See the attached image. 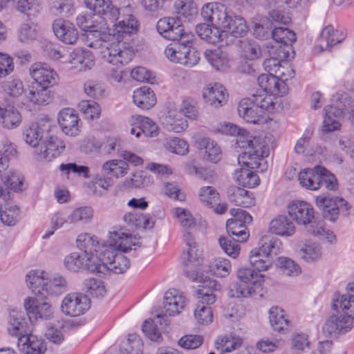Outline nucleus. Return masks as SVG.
I'll return each mask as SVG.
<instances>
[{
	"mask_svg": "<svg viewBox=\"0 0 354 354\" xmlns=\"http://www.w3.org/2000/svg\"><path fill=\"white\" fill-rule=\"evenodd\" d=\"M106 246L96 255V263L89 260L90 272L106 277L111 273L122 274L130 267L129 259L122 253L127 252L136 243L132 234L121 230H112L108 232Z\"/></svg>",
	"mask_w": 354,
	"mask_h": 354,
	"instance_id": "nucleus-1",
	"label": "nucleus"
},
{
	"mask_svg": "<svg viewBox=\"0 0 354 354\" xmlns=\"http://www.w3.org/2000/svg\"><path fill=\"white\" fill-rule=\"evenodd\" d=\"M201 15L205 21L221 28L225 33V42L227 44L229 36L239 37L245 36L248 27L245 19L234 15L226 6L218 3H209L203 6Z\"/></svg>",
	"mask_w": 354,
	"mask_h": 354,
	"instance_id": "nucleus-2",
	"label": "nucleus"
},
{
	"mask_svg": "<svg viewBox=\"0 0 354 354\" xmlns=\"http://www.w3.org/2000/svg\"><path fill=\"white\" fill-rule=\"evenodd\" d=\"M77 247L83 251L82 254L73 252L66 255L64 259L66 269L70 272H76L84 267L90 272L89 260L95 264L96 255L100 252L102 248L106 246V243H100L99 238L93 234L84 232L78 234L76 238Z\"/></svg>",
	"mask_w": 354,
	"mask_h": 354,
	"instance_id": "nucleus-3",
	"label": "nucleus"
},
{
	"mask_svg": "<svg viewBox=\"0 0 354 354\" xmlns=\"http://www.w3.org/2000/svg\"><path fill=\"white\" fill-rule=\"evenodd\" d=\"M111 34H107L105 38H101L88 42L90 48L97 49L102 59L116 66H122L129 63L135 55L133 46L126 42H109Z\"/></svg>",
	"mask_w": 354,
	"mask_h": 354,
	"instance_id": "nucleus-4",
	"label": "nucleus"
},
{
	"mask_svg": "<svg viewBox=\"0 0 354 354\" xmlns=\"http://www.w3.org/2000/svg\"><path fill=\"white\" fill-rule=\"evenodd\" d=\"M26 283L35 295L43 292L51 295H59L68 289V282L59 274H48L43 270H30L26 276Z\"/></svg>",
	"mask_w": 354,
	"mask_h": 354,
	"instance_id": "nucleus-5",
	"label": "nucleus"
},
{
	"mask_svg": "<svg viewBox=\"0 0 354 354\" xmlns=\"http://www.w3.org/2000/svg\"><path fill=\"white\" fill-rule=\"evenodd\" d=\"M241 137L238 140L239 147L245 150L238 156L237 161L240 167H249L250 169H258L263 158L269 154V145L266 138L264 136H252L246 138Z\"/></svg>",
	"mask_w": 354,
	"mask_h": 354,
	"instance_id": "nucleus-6",
	"label": "nucleus"
},
{
	"mask_svg": "<svg viewBox=\"0 0 354 354\" xmlns=\"http://www.w3.org/2000/svg\"><path fill=\"white\" fill-rule=\"evenodd\" d=\"M178 42L169 44L165 48V57L171 62L187 67L196 66L200 60V53L193 47L194 35L186 34Z\"/></svg>",
	"mask_w": 354,
	"mask_h": 354,
	"instance_id": "nucleus-7",
	"label": "nucleus"
},
{
	"mask_svg": "<svg viewBox=\"0 0 354 354\" xmlns=\"http://www.w3.org/2000/svg\"><path fill=\"white\" fill-rule=\"evenodd\" d=\"M187 249L183 256V262L185 266V272L187 277L194 281H201L204 278V268L203 259L196 248V243L189 232L183 236Z\"/></svg>",
	"mask_w": 354,
	"mask_h": 354,
	"instance_id": "nucleus-8",
	"label": "nucleus"
},
{
	"mask_svg": "<svg viewBox=\"0 0 354 354\" xmlns=\"http://www.w3.org/2000/svg\"><path fill=\"white\" fill-rule=\"evenodd\" d=\"M315 203L323 212L324 217L330 221H335L340 212L348 214L350 206L342 197L330 195H319L315 198Z\"/></svg>",
	"mask_w": 354,
	"mask_h": 354,
	"instance_id": "nucleus-9",
	"label": "nucleus"
},
{
	"mask_svg": "<svg viewBox=\"0 0 354 354\" xmlns=\"http://www.w3.org/2000/svg\"><path fill=\"white\" fill-rule=\"evenodd\" d=\"M76 22L86 32V44L107 37L108 24L101 17L81 15L77 17Z\"/></svg>",
	"mask_w": 354,
	"mask_h": 354,
	"instance_id": "nucleus-10",
	"label": "nucleus"
},
{
	"mask_svg": "<svg viewBox=\"0 0 354 354\" xmlns=\"http://www.w3.org/2000/svg\"><path fill=\"white\" fill-rule=\"evenodd\" d=\"M233 218L226 222V229L228 234L235 236L237 241L245 242L249 238V232L245 226L252 222V218L246 211L232 208L230 211Z\"/></svg>",
	"mask_w": 354,
	"mask_h": 354,
	"instance_id": "nucleus-11",
	"label": "nucleus"
},
{
	"mask_svg": "<svg viewBox=\"0 0 354 354\" xmlns=\"http://www.w3.org/2000/svg\"><path fill=\"white\" fill-rule=\"evenodd\" d=\"M90 308V299L81 292H70L62 300L60 310L67 317H75L84 314Z\"/></svg>",
	"mask_w": 354,
	"mask_h": 354,
	"instance_id": "nucleus-12",
	"label": "nucleus"
},
{
	"mask_svg": "<svg viewBox=\"0 0 354 354\" xmlns=\"http://www.w3.org/2000/svg\"><path fill=\"white\" fill-rule=\"evenodd\" d=\"M28 73L38 86L48 89L57 85L59 81L57 73L46 63L32 64L28 68Z\"/></svg>",
	"mask_w": 354,
	"mask_h": 354,
	"instance_id": "nucleus-13",
	"label": "nucleus"
},
{
	"mask_svg": "<svg viewBox=\"0 0 354 354\" xmlns=\"http://www.w3.org/2000/svg\"><path fill=\"white\" fill-rule=\"evenodd\" d=\"M24 307L30 319L50 320L54 317V308L46 297H28L24 301Z\"/></svg>",
	"mask_w": 354,
	"mask_h": 354,
	"instance_id": "nucleus-14",
	"label": "nucleus"
},
{
	"mask_svg": "<svg viewBox=\"0 0 354 354\" xmlns=\"http://www.w3.org/2000/svg\"><path fill=\"white\" fill-rule=\"evenodd\" d=\"M51 128V121L46 118H42L31 123L24 131V139L25 142L32 147L37 148L42 139L48 136V132Z\"/></svg>",
	"mask_w": 354,
	"mask_h": 354,
	"instance_id": "nucleus-15",
	"label": "nucleus"
},
{
	"mask_svg": "<svg viewBox=\"0 0 354 354\" xmlns=\"http://www.w3.org/2000/svg\"><path fill=\"white\" fill-rule=\"evenodd\" d=\"M64 149L65 145L59 138L49 135L36 148L35 153L39 160L50 162L58 157Z\"/></svg>",
	"mask_w": 354,
	"mask_h": 354,
	"instance_id": "nucleus-16",
	"label": "nucleus"
},
{
	"mask_svg": "<svg viewBox=\"0 0 354 354\" xmlns=\"http://www.w3.org/2000/svg\"><path fill=\"white\" fill-rule=\"evenodd\" d=\"M158 33L169 40H178L186 34L183 26L178 17H167L160 19L156 24Z\"/></svg>",
	"mask_w": 354,
	"mask_h": 354,
	"instance_id": "nucleus-17",
	"label": "nucleus"
},
{
	"mask_svg": "<svg viewBox=\"0 0 354 354\" xmlns=\"http://www.w3.org/2000/svg\"><path fill=\"white\" fill-rule=\"evenodd\" d=\"M84 4L88 10L104 19V21L113 23L120 17V10L113 4L111 0H84Z\"/></svg>",
	"mask_w": 354,
	"mask_h": 354,
	"instance_id": "nucleus-18",
	"label": "nucleus"
},
{
	"mask_svg": "<svg viewBox=\"0 0 354 354\" xmlns=\"http://www.w3.org/2000/svg\"><path fill=\"white\" fill-rule=\"evenodd\" d=\"M188 299L180 290L174 288L167 290L164 295L163 309L169 316H176L182 313Z\"/></svg>",
	"mask_w": 354,
	"mask_h": 354,
	"instance_id": "nucleus-19",
	"label": "nucleus"
},
{
	"mask_svg": "<svg viewBox=\"0 0 354 354\" xmlns=\"http://www.w3.org/2000/svg\"><path fill=\"white\" fill-rule=\"evenodd\" d=\"M53 99L52 92L45 87L30 86L25 94L24 105L28 107L39 108L50 104Z\"/></svg>",
	"mask_w": 354,
	"mask_h": 354,
	"instance_id": "nucleus-20",
	"label": "nucleus"
},
{
	"mask_svg": "<svg viewBox=\"0 0 354 354\" xmlns=\"http://www.w3.org/2000/svg\"><path fill=\"white\" fill-rule=\"evenodd\" d=\"M202 97L205 104L218 108L227 103L228 93L222 84L213 83L208 84L203 88Z\"/></svg>",
	"mask_w": 354,
	"mask_h": 354,
	"instance_id": "nucleus-21",
	"label": "nucleus"
},
{
	"mask_svg": "<svg viewBox=\"0 0 354 354\" xmlns=\"http://www.w3.org/2000/svg\"><path fill=\"white\" fill-rule=\"evenodd\" d=\"M239 115L245 122L252 124H261L266 121L262 110L258 108L251 97L242 99L238 104Z\"/></svg>",
	"mask_w": 354,
	"mask_h": 354,
	"instance_id": "nucleus-22",
	"label": "nucleus"
},
{
	"mask_svg": "<svg viewBox=\"0 0 354 354\" xmlns=\"http://www.w3.org/2000/svg\"><path fill=\"white\" fill-rule=\"evenodd\" d=\"M288 214L298 225L304 226L314 218L315 211L308 203L295 201L288 205Z\"/></svg>",
	"mask_w": 354,
	"mask_h": 354,
	"instance_id": "nucleus-23",
	"label": "nucleus"
},
{
	"mask_svg": "<svg viewBox=\"0 0 354 354\" xmlns=\"http://www.w3.org/2000/svg\"><path fill=\"white\" fill-rule=\"evenodd\" d=\"M354 324V320L344 315H334L329 317L325 322L322 330L329 336H336L350 330Z\"/></svg>",
	"mask_w": 354,
	"mask_h": 354,
	"instance_id": "nucleus-24",
	"label": "nucleus"
},
{
	"mask_svg": "<svg viewBox=\"0 0 354 354\" xmlns=\"http://www.w3.org/2000/svg\"><path fill=\"white\" fill-rule=\"evenodd\" d=\"M58 122L65 135L75 137L80 134V119L74 109L69 108L62 109L58 115Z\"/></svg>",
	"mask_w": 354,
	"mask_h": 354,
	"instance_id": "nucleus-25",
	"label": "nucleus"
},
{
	"mask_svg": "<svg viewBox=\"0 0 354 354\" xmlns=\"http://www.w3.org/2000/svg\"><path fill=\"white\" fill-rule=\"evenodd\" d=\"M267 48L269 57L264 60L263 66L269 75H275L282 62L288 58L289 53L284 46L279 45L268 46Z\"/></svg>",
	"mask_w": 354,
	"mask_h": 354,
	"instance_id": "nucleus-26",
	"label": "nucleus"
},
{
	"mask_svg": "<svg viewBox=\"0 0 354 354\" xmlns=\"http://www.w3.org/2000/svg\"><path fill=\"white\" fill-rule=\"evenodd\" d=\"M53 32L58 39L66 44H75L79 39V33L69 21L56 19L53 24Z\"/></svg>",
	"mask_w": 354,
	"mask_h": 354,
	"instance_id": "nucleus-27",
	"label": "nucleus"
},
{
	"mask_svg": "<svg viewBox=\"0 0 354 354\" xmlns=\"http://www.w3.org/2000/svg\"><path fill=\"white\" fill-rule=\"evenodd\" d=\"M18 347L24 354H44L47 350L45 340L33 334L20 337Z\"/></svg>",
	"mask_w": 354,
	"mask_h": 354,
	"instance_id": "nucleus-28",
	"label": "nucleus"
},
{
	"mask_svg": "<svg viewBox=\"0 0 354 354\" xmlns=\"http://www.w3.org/2000/svg\"><path fill=\"white\" fill-rule=\"evenodd\" d=\"M68 64L70 69L86 71L95 65V58L90 51L77 49L69 55Z\"/></svg>",
	"mask_w": 354,
	"mask_h": 354,
	"instance_id": "nucleus-29",
	"label": "nucleus"
},
{
	"mask_svg": "<svg viewBox=\"0 0 354 354\" xmlns=\"http://www.w3.org/2000/svg\"><path fill=\"white\" fill-rule=\"evenodd\" d=\"M196 144L203 158L208 162L217 163L222 158V151L218 145L209 138L200 136Z\"/></svg>",
	"mask_w": 354,
	"mask_h": 354,
	"instance_id": "nucleus-30",
	"label": "nucleus"
},
{
	"mask_svg": "<svg viewBox=\"0 0 354 354\" xmlns=\"http://www.w3.org/2000/svg\"><path fill=\"white\" fill-rule=\"evenodd\" d=\"M257 82L263 90L261 93L282 97L288 92L286 83L279 81L274 75L262 74L258 77Z\"/></svg>",
	"mask_w": 354,
	"mask_h": 354,
	"instance_id": "nucleus-31",
	"label": "nucleus"
},
{
	"mask_svg": "<svg viewBox=\"0 0 354 354\" xmlns=\"http://www.w3.org/2000/svg\"><path fill=\"white\" fill-rule=\"evenodd\" d=\"M304 226L308 235L330 244L335 243L336 237L334 233L326 227L323 220L314 217V218L310 219L308 224Z\"/></svg>",
	"mask_w": 354,
	"mask_h": 354,
	"instance_id": "nucleus-32",
	"label": "nucleus"
},
{
	"mask_svg": "<svg viewBox=\"0 0 354 354\" xmlns=\"http://www.w3.org/2000/svg\"><path fill=\"white\" fill-rule=\"evenodd\" d=\"M139 22L136 17L132 15H129L128 17L115 23L111 30L109 28L108 34H111V37H115L119 40L127 35L135 34L138 31Z\"/></svg>",
	"mask_w": 354,
	"mask_h": 354,
	"instance_id": "nucleus-33",
	"label": "nucleus"
},
{
	"mask_svg": "<svg viewBox=\"0 0 354 354\" xmlns=\"http://www.w3.org/2000/svg\"><path fill=\"white\" fill-rule=\"evenodd\" d=\"M322 166L317 165L312 168H304L297 173L299 185L306 189L317 191L320 189V174Z\"/></svg>",
	"mask_w": 354,
	"mask_h": 354,
	"instance_id": "nucleus-34",
	"label": "nucleus"
},
{
	"mask_svg": "<svg viewBox=\"0 0 354 354\" xmlns=\"http://www.w3.org/2000/svg\"><path fill=\"white\" fill-rule=\"evenodd\" d=\"M201 281L203 284L198 286L196 291L199 304H214L217 299L216 292L220 290L219 285L215 280L207 279L206 275H204V278Z\"/></svg>",
	"mask_w": 354,
	"mask_h": 354,
	"instance_id": "nucleus-35",
	"label": "nucleus"
},
{
	"mask_svg": "<svg viewBox=\"0 0 354 354\" xmlns=\"http://www.w3.org/2000/svg\"><path fill=\"white\" fill-rule=\"evenodd\" d=\"M268 231L277 236L289 237L295 234L296 228L286 216L278 215L270 221Z\"/></svg>",
	"mask_w": 354,
	"mask_h": 354,
	"instance_id": "nucleus-36",
	"label": "nucleus"
},
{
	"mask_svg": "<svg viewBox=\"0 0 354 354\" xmlns=\"http://www.w3.org/2000/svg\"><path fill=\"white\" fill-rule=\"evenodd\" d=\"M204 56L216 71H225L230 67V60L227 54L219 48L206 50Z\"/></svg>",
	"mask_w": 354,
	"mask_h": 354,
	"instance_id": "nucleus-37",
	"label": "nucleus"
},
{
	"mask_svg": "<svg viewBox=\"0 0 354 354\" xmlns=\"http://www.w3.org/2000/svg\"><path fill=\"white\" fill-rule=\"evenodd\" d=\"M132 98L133 103L143 110L150 109L156 103V97L153 91L145 86L135 90Z\"/></svg>",
	"mask_w": 354,
	"mask_h": 354,
	"instance_id": "nucleus-38",
	"label": "nucleus"
},
{
	"mask_svg": "<svg viewBox=\"0 0 354 354\" xmlns=\"http://www.w3.org/2000/svg\"><path fill=\"white\" fill-rule=\"evenodd\" d=\"M268 313L269 320L274 330L285 333L290 329V322L282 308L272 306Z\"/></svg>",
	"mask_w": 354,
	"mask_h": 354,
	"instance_id": "nucleus-39",
	"label": "nucleus"
},
{
	"mask_svg": "<svg viewBox=\"0 0 354 354\" xmlns=\"http://www.w3.org/2000/svg\"><path fill=\"white\" fill-rule=\"evenodd\" d=\"M102 171L109 178L118 179L128 174L129 166L126 161L121 159L109 160L102 165Z\"/></svg>",
	"mask_w": 354,
	"mask_h": 354,
	"instance_id": "nucleus-40",
	"label": "nucleus"
},
{
	"mask_svg": "<svg viewBox=\"0 0 354 354\" xmlns=\"http://www.w3.org/2000/svg\"><path fill=\"white\" fill-rule=\"evenodd\" d=\"M298 255L304 262L314 263L322 259L323 250L319 243L307 241L301 246Z\"/></svg>",
	"mask_w": 354,
	"mask_h": 354,
	"instance_id": "nucleus-41",
	"label": "nucleus"
},
{
	"mask_svg": "<svg viewBox=\"0 0 354 354\" xmlns=\"http://www.w3.org/2000/svg\"><path fill=\"white\" fill-rule=\"evenodd\" d=\"M332 306L342 313L347 317L354 320V295L335 293L333 299Z\"/></svg>",
	"mask_w": 354,
	"mask_h": 354,
	"instance_id": "nucleus-42",
	"label": "nucleus"
},
{
	"mask_svg": "<svg viewBox=\"0 0 354 354\" xmlns=\"http://www.w3.org/2000/svg\"><path fill=\"white\" fill-rule=\"evenodd\" d=\"M324 111L322 131L329 133L337 129L340 126L339 119L343 115L342 110L334 106H328L325 108Z\"/></svg>",
	"mask_w": 354,
	"mask_h": 354,
	"instance_id": "nucleus-43",
	"label": "nucleus"
},
{
	"mask_svg": "<svg viewBox=\"0 0 354 354\" xmlns=\"http://www.w3.org/2000/svg\"><path fill=\"white\" fill-rule=\"evenodd\" d=\"M212 26L207 24H201L196 26V32L201 39L209 43L216 44L225 41V33L217 26Z\"/></svg>",
	"mask_w": 354,
	"mask_h": 354,
	"instance_id": "nucleus-44",
	"label": "nucleus"
},
{
	"mask_svg": "<svg viewBox=\"0 0 354 354\" xmlns=\"http://www.w3.org/2000/svg\"><path fill=\"white\" fill-rule=\"evenodd\" d=\"M231 267V263L228 259L217 257L214 259L208 266H204L201 272H203L204 275L210 272L216 277H225L230 274Z\"/></svg>",
	"mask_w": 354,
	"mask_h": 354,
	"instance_id": "nucleus-45",
	"label": "nucleus"
},
{
	"mask_svg": "<svg viewBox=\"0 0 354 354\" xmlns=\"http://www.w3.org/2000/svg\"><path fill=\"white\" fill-rule=\"evenodd\" d=\"M167 129L175 133H180L185 131L187 127V121L180 110L176 108L171 109L165 120Z\"/></svg>",
	"mask_w": 354,
	"mask_h": 354,
	"instance_id": "nucleus-46",
	"label": "nucleus"
},
{
	"mask_svg": "<svg viewBox=\"0 0 354 354\" xmlns=\"http://www.w3.org/2000/svg\"><path fill=\"white\" fill-rule=\"evenodd\" d=\"M280 97L281 96L267 94L266 93H260L252 96L258 108L262 110L263 115H264L266 111L270 112L280 106Z\"/></svg>",
	"mask_w": 354,
	"mask_h": 354,
	"instance_id": "nucleus-47",
	"label": "nucleus"
},
{
	"mask_svg": "<svg viewBox=\"0 0 354 354\" xmlns=\"http://www.w3.org/2000/svg\"><path fill=\"white\" fill-rule=\"evenodd\" d=\"M230 203L237 206L249 207L254 205L253 194L241 187H232L229 194Z\"/></svg>",
	"mask_w": 354,
	"mask_h": 354,
	"instance_id": "nucleus-48",
	"label": "nucleus"
},
{
	"mask_svg": "<svg viewBox=\"0 0 354 354\" xmlns=\"http://www.w3.org/2000/svg\"><path fill=\"white\" fill-rule=\"evenodd\" d=\"M21 115L14 106L3 108L0 113V124L6 129H11L20 125Z\"/></svg>",
	"mask_w": 354,
	"mask_h": 354,
	"instance_id": "nucleus-49",
	"label": "nucleus"
},
{
	"mask_svg": "<svg viewBox=\"0 0 354 354\" xmlns=\"http://www.w3.org/2000/svg\"><path fill=\"white\" fill-rule=\"evenodd\" d=\"M252 170L246 167H240V169H236L234 174L236 183L239 185L249 188L257 186L259 182V176Z\"/></svg>",
	"mask_w": 354,
	"mask_h": 354,
	"instance_id": "nucleus-50",
	"label": "nucleus"
},
{
	"mask_svg": "<svg viewBox=\"0 0 354 354\" xmlns=\"http://www.w3.org/2000/svg\"><path fill=\"white\" fill-rule=\"evenodd\" d=\"M249 262L252 267L261 272L267 270L272 266V257L256 248L250 252Z\"/></svg>",
	"mask_w": 354,
	"mask_h": 354,
	"instance_id": "nucleus-51",
	"label": "nucleus"
},
{
	"mask_svg": "<svg viewBox=\"0 0 354 354\" xmlns=\"http://www.w3.org/2000/svg\"><path fill=\"white\" fill-rule=\"evenodd\" d=\"M65 324L63 320H56L46 326V337L54 344H60L64 339Z\"/></svg>",
	"mask_w": 354,
	"mask_h": 354,
	"instance_id": "nucleus-52",
	"label": "nucleus"
},
{
	"mask_svg": "<svg viewBox=\"0 0 354 354\" xmlns=\"http://www.w3.org/2000/svg\"><path fill=\"white\" fill-rule=\"evenodd\" d=\"M39 28L37 24L26 21L22 23L18 30V39L24 44H29L38 37Z\"/></svg>",
	"mask_w": 354,
	"mask_h": 354,
	"instance_id": "nucleus-53",
	"label": "nucleus"
},
{
	"mask_svg": "<svg viewBox=\"0 0 354 354\" xmlns=\"http://www.w3.org/2000/svg\"><path fill=\"white\" fill-rule=\"evenodd\" d=\"M2 181L8 189L14 192H22L26 189L24 176L19 172L8 171L1 177Z\"/></svg>",
	"mask_w": 354,
	"mask_h": 354,
	"instance_id": "nucleus-54",
	"label": "nucleus"
},
{
	"mask_svg": "<svg viewBox=\"0 0 354 354\" xmlns=\"http://www.w3.org/2000/svg\"><path fill=\"white\" fill-rule=\"evenodd\" d=\"M175 11L179 17L191 20L198 13V8L193 0H177L174 3Z\"/></svg>",
	"mask_w": 354,
	"mask_h": 354,
	"instance_id": "nucleus-55",
	"label": "nucleus"
},
{
	"mask_svg": "<svg viewBox=\"0 0 354 354\" xmlns=\"http://www.w3.org/2000/svg\"><path fill=\"white\" fill-rule=\"evenodd\" d=\"M93 217V211L89 207H80L74 209L68 216L71 224L85 225L90 223Z\"/></svg>",
	"mask_w": 354,
	"mask_h": 354,
	"instance_id": "nucleus-56",
	"label": "nucleus"
},
{
	"mask_svg": "<svg viewBox=\"0 0 354 354\" xmlns=\"http://www.w3.org/2000/svg\"><path fill=\"white\" fill-rule=\"evenodd\" d=\"M238 279L254 288H259L263 282V275L248 268H241L237 271Z\"/></svg>",
	"mask_w": 354,
	"mask_h": 354,
	"instance_id": "nucleus-57",
	"label": "nucleus"
},
{
	"mask_svg": "<svg viewBox=\"0 0 354 354\" xmlns=\"http://www.w3.org/2000/svg\"><path fill=\"white\" fill-rule=\"evenodd\" d=\"M26 324L21 315L16 311H12L9 315L8 331L10 335L21 337L26 332Z\"/></svg>",
	"mask_w": 354,
	"mask_h": 354,
	"instance_id": "nucleus-58",
	"label": "nucleus"
},
{
	"mask_svg": "<svg viewBox=\"0 0 354 354\" xmlns=\"http://www.w3.org/2000/svg\"><path fill=\"white\" fill-rule=\"evenodd\" d=\"M215 344L218 349L229 353L241 347L242 339L232 335H221L216 339Z\"/></svg>",
	"mask_w": 354,
	"mask_h": 354,
	"instance_id": "nucleus-59",
	"label": "nucleus"
},
{
	"mask_svg": "<svg viewBox=\"0 0 354 354\" xmlns=\"http://www.w3.org/2000/svg\"><path fill=\"white\" fill-rule=\"evenodd\" d=\"M151 183L152 180L149 176L143 171H137L124 180L122 185L127 189H133L147 187Z\"/></svg>",
	"mask_w": 354,
	"mask_h": 354,
	"instance_id": "nucleus-60",
	"label": "nucleus"
},
{
	"mask_svg": "<svg viewBox=\"0 0 354 354\" xmlns=\"http://www.w3.org/2000/svg\"><path fill=\"white\" fill-rule=\"evenodd\" d=\"M130 122L140 124L142 133L146 136L156 137L158 135L159 129L157 124L149 118L133 115L131 118Z\"/></svg>",
	"mask_w": 354,
	"mask_h": 354,
	"instance_id": "nucleus-61",
	"label": "nucleus"
},
{
	"mask_svg": "<svg viewBox=\"0 0 354 354\" xmlns=\"http://www.w3.org/2000/svg\"><path fill=\"white\" fill-rule=\"evenodd\" d=\"M143 343L142 339L137 334L129 335L127 339L123 342L120 354H142Z\"/></svg>",
	"mask_w": 354,
	"mask_h": 354,
	"instance_id": "nucleus-62",
	"label": "nucleus"
},
{
	"mask_svg": "<svg viewBox=\"0 0 354 354\" xmlns=\"http://www.w3.org/2000/svg\"><path fill=\"white\" fill-rule=\"evenodd\" d=\"M3 91L10 97L17 100L24 93V86L19 78H10L3 83Z\"/></svg>",
	"mask_w": 354,
	"mask_h": 354,
	"instance_id": "nucleus-63",
	"label": "nucleus"
},
{
	"mask_svg": "<svg viewBox=\"0 0 354 354\" xmlns=\"http://www.w3.org/2000/svg\"><path fill=\"white\" fill-rule=\"evenodd\" d=\"M0 219L5 225H15L19 220V209L17 205L7 203L4 209L0 211Z\"/></svg>",
	"mask_w": 354,
	"mask_h": 354,
	"instance_id": "nucleus-64",
	"label": "nucleus"
}]
</instances>
